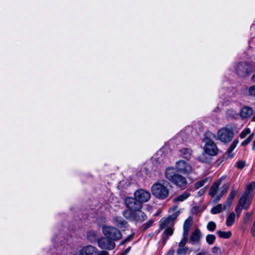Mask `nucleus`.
<instances>
[{
  "label": "nucleus",
  "mask_w": 255,
  "mask_h": 255,
  "mask_svg": "<svg viewBox=\"0 0 255 255\" xmlns=\"http://www.w3.org/2000/svg\"><path fill=\"white\" fill-rule=\"evenodd\" d=\"M188 235H187L183 234L182 239L179 243V247H185V245L187 243V240H188Z\"/></svg>",
  "instance_id": "34"
},
{
  "label": "nucleus",
  "mask_w": 255,
  "mask_h": 255,
  "mask_svg": "<svg viewBox=\"0 0 255 255\" xmlns=\"http://www.w3.org/2000/svg\"><path fill=\"white\" fill-rule=\"evenodd\" d=\"M254 113L252 108L249 106H244L240 110V116L242 120L249 119Z\"/></svg>",
  "instance_id": "15"
},
{
  "label": "nucleus",
  "mask_w": 255,
  "mask_h": 255,
  "mask_svg": "<svg viewBox=\"0 0 255 255\" xmlns=\"http://www.w3.org/2000/svg\"><path fill=\"white\" fill-rule=\"evenodd\" d=\"M98 245L102 249L113 250L115 247V243L107 237H103L98 241Z\"/></svg>",
  "instance_id": "13"
},
{
  "label": "nucleus",
  "mask_w": 255,
  "mask_h": 255,
  "mask_svg": "<svg viewBox=\"0 0 255 255\" xmlns=\"http://www.w3.org/2000/svg\"><path fill=\"white\" fill-rule=\"evenodd\" d=\"M222 209V205L221 204H219L217 206L214 207L211 209V212L213 214H216L221 212Z\"/></svg>",
  "instance_id": "32"
},
{
  "label": "nucleus",
  "mask_w": 255,
  "mask_h": 255,
  "mask_svg": "<svg viewBox=\"0 0 255 255\" xmlns=\"http://www.w3.org/2000/svg\"><path fill=\"white\" fill-rule=\"evenodd\" d=\"M236 71L239 76L245 77L251 73V67L247 63H240L236 66Z\"/></svg>",
  "instance_id": "11"
},
{
  "label": "nucleus",
  "mask_w": 255,
  "mask_h": 255,
  "mask_svg": "<svg viewBox=\"0 0 255 255\" xmlns=\"http://www.w3.org/2000/svg\"><path fill=\"white\" fill-rule=\"evenodd\" d=\"M192 151L189 148H182L180 150V153L182 157L187 160H189L191 158Z\"/></svg>",
  "instance_id": "23"
},
{
  "label": "nucleus",
  "mask_w": 255,
  "mask_h": 255,
  "mask_svg": "<svg viewBox=\"0 0 255 255\" xmlns=\"http://www.w3.org/2000/svg\"><path fill=\"white\" fill-rule=\"evenodd\" d=\"M123 214L124 216L129 220L132 221L134 211H131L128 209L123 211Z\"/></svg>",
  "instance_id": "25"
},
{
  "label": "nucleus",
  "mask_w": 255,
  "mask_h": 255,
  "mask_svg": "<svg viewBox=\"0 0 255 255\" xmlns=\"http://www.w3.org/2000/svg\"><path fill=\"white\" fill-rule=\"evenodd\" d=\"M120 255H122L121 254H120Z\"/></svg>",
  "instance_id": "53"
},
{
  "label": "nucleus",
  "mask_w": 255,
  "mask_h": 255,
  "mask_svg": "<svg viewBox=\"0 0 255 255\" xmlns=\"http://www.w3.org/2000/svg\"><path fill=\"white\" fill-rule=\"evenodd\" d=\"M165 178L177 188L184 190L188 186L187 178L178 173H176L173 167H168L164 172Z\"/></svg>",
  "instance_id": "1"
},
{
  "label": "nucleus",
  "mask_w": 255,
  "mask_h": 255,
  "mask_svg": "<svg viewBox=\"0 0 255 255\" xmlns=\"http://www.w3.org/2000/svg\"><path fill=\"white\" fill-rule=\"evenodd\" d=\"M252 149L255 151V140L253 141Z\"/></svg>",
  "instance_id": "48"
},
{
  "label": "nucleus",
  "mask_w": 255,
  "mask_h": 255,
  "mask_svg": "<svg viewBox=\"0 0 255 255\" xmlns=\"http://www.w3.org/2000/svg\"><path fill=\"white\" fill-rule=\"evenodd\" d=\"M114 222L119 226H124L127 222L123 220L121 217H116L114 218Z\"/></svg>",
  "instance_id": "31"
},
{
  "label": "nucleus",
  "mask_w": 255,
  "mask_h": 255,
  "mask_svg": "<svg viewBox=\"0 0 255 255\" xmlns=\"http://www.w3.org/2000/svg\"><path fill=\"white\" fill-rule=\"evenodd\" d=\"M125 204L126 207L130 210L135 211L141 210L142 205L138 200L133 197H127L125 199Z\"/></svg>",
  "instance_id": "10"
},
{
  "label": "nucleus",
  "mask_w": 255,
  "mask_h": 255,
  "mask_svg": "<svg viewBox=\"0 0 255 255\" xmlns=\"http://www.w3.org/2000/svg\"><path fill=\"white\" fill-rule=\"evenodd\" d=\"M97 255H109V253L105 251H98Z\"/></svg>",
  "instance_id": "44"
},
{
  "label": "nucleus",
  "mask_w": 255,
  "mask_h": 255,
  "mask_svg": "<svg viewBox=\"0 0 255 255\" xmlns=\"http://www.w3.org/2000/svg\"><path fill=\"white\" fill-rule=\"evenodd\" d=\"M165 230L163 232L164 236L162 237V242L165 244L169 236L172 235L174 231L173 227H169L164 228Z\"/></svg>",
  "instance_id": "22"
},
{
  "label": "nucleus",
  "mask_w": 255,
  "mask_h": 255,
  "mask_svg": "<svg viewBox=\"0 0 255 255\" xmlns=\"http://www.w3.org/2000/svg\"><path fill=\"white\" fill-rule=\"evenodd\" d=\"M174 251L173 250H170L166 255H173Z\"/></svg>",
  "instance_id": "47"
},
{
  "label": "nucleus",
  "mask_w": 255,
  "mask_h": 255,
  "mask_svg": "<svg viewBox=\"0 0 255 255\" xmlns=\"http://www.w3.org/2000/svg\"><path fill=\"white\" fill-rule=\"evenodd\" d=\"M132 235H129L128 236L126 239H125V242H129L130 241L131 239L132 238Z\"/></svg>",
  "instance_id": "46"
},
{
  "label": "nucleus",
  "mask_w": 255,
  "mask_h": 255,
  "mask_svg": "<svg viewBox=\"0 0 255 255\" xmlns=\"http://www.w3.org/2000/svg\"><path fill=\"white\" fill-rule=\"evenodd\" d=\"M251 231H252L253 236L255 237V222L253 224Z\"/></svg>",
  "instance_id": "45"
},
{
  "label": "nucleus",
  "mask_w": 255,
  "mask_h": 255,
  "mask_svg": "<svg viewBox=\"0 0 255 255\" xmlns=\"http://www.w3.org/2000/svg\"><path fill=\"white\" fill-rule=\"evenodd\" d=\"M190 196V193L187 191H185L182 194L178 195L176 197L174 198L172 200V201L175 204H177L179 202H183L186 200L189 196Z\"/></svg>",
  "instance_id": "19"
},
{
  "label": "nucleus",
  "mask_w": 255,
  "mask_h": 255,
  "mask_svg": "<svg viewBox=\"0 0 255 255\" xmlns=\"http://www.w3.org/2000/svg\"><path fill=\"white\" fill-rule=\"evenodd\" d=\"M251 217V214L250 213H247L244 217V222L245 223L248 222L249 221Z\"/></svg>",
  "instance_id": "42"
},
{
  "label": "nucleus",
  "mask_w": 255,
  "mask_h": 255,
  "mask_svg": "<svg viewBox=\"0 0 255 255\" xmlns=\"http://www.w3.org/2000/svg\"><path fill=\"white\" fill-rule=\"evenodd\" d=\"M131 249L130 247H128L123 252H122L121 254L122 255H126L127 254H128Z\"/></svg>",
  "instance_id": "43"
},
{
  "label": "nucleus",
  "mask_w": 255,
  "mask_h": 255,
  "mask_svg": "<svg viewBox=\"0 0 255 255\" xmlns=\"http://www.w3.org/2000/svg\"><path fill=\"white\" fill-rule=\"evenodd\" d=\"M239 143L238 139H235L231 144L230 147L227 151L226 153L225 154V156L226 158H230L233 157L234 156V153H233V151L236 148L237 144Z\"/></svg>",
  "instance_id": "21"
},
{
  "label": "nucleus",
  "mask_w": 255,
  "mask_h": 255,
  "mask_svg": "<svg viewBox=\"0 0 255 255\" xmlns=\"http://www.w3.org/2000/svg\"><path fill=\"white\" fill-rule=\"evenodd\" d=\"M237 193V190L235 188V186L232 188V190L227 199L225 204L224 206V209H229L231 206L234 197Z\"/></svg>",
  "instance_id": "17"
},
{
  "label": "nucleus",
  "mask_w": 255,
  "mask_h": 255,
  "mask_svg": "<svg viewBox=\"0 0 255 255\" xmlns=\"http://www.w3.org/2000/svg\"><path fill=\"white\" fill-rule=\"evenodd\" d=\"M253 137L254 133H253L245 140L242 142V145L245 146L248 145L253 140Z\"/></svg>",
  "instance_id": "37"
},
{
  "label": "nucleus",
  "mask_w": 255,
  "mask_h": 255,
  "mask_svg": "<svg viewBox=\"0 0 255 255\" xmlns=\"http://www.w3.org/2000/svg\"><path fill=\"white\" fill-rule=\"evenodd\" d=\"M126 243H127V242H125V240H123L121 243V245H124Z\"/></svg>",
  "instance_id": "51"
},
{
  "label": "nucleus",
  "mask_w": 255,
  "mask_h": 255,
  "mask_svg": "<svg viewBox=\"0 0 255 255\" xmlns=\"http://www.w3.org/2000/svg\"><path fill=\"white\" fill-rule=\"evenodd\" d=\"M175 170L179 173H181L184 175L190 174L193 170V166L183 160H179L176 162L175 165Z\"/></svg>",
  "instance_id": "7"
},
{
  "label": "nucleus",
  "mask_w": 255,
  "mask_h": 255,
  "mask_svg": "<svg viewBox=\"0 0 255 255\" xmlns=\"http://www.w3.org/2000/svg\"><path fill=\"white\" fill-rule=\"evenodd\" d=\"M193 221L191 217L188 218L184 222L183 225V234L188 235L189 232L192 225Z\"/></svg>",
  "instance_id": "20"
},
{
  "label": "nucleus",
  "mask_w": 255,
  "mask_h": 255,
  "mask_svg": "<svg viewBox=\"0 0 255 255\" xmlns=\"http://www.w3.org/2000/svg\"><path fill=\"white\" fill-rule=\"evenodd\" d=\"M102 231L106 237L114 242L120 240L122 238V234L121 231L113 226H103Z\"/></svg>",
  "instance_id": "4"
},
{
  "label": "nucleus",
  "mask_w": 255,
  "mask_h": 255,
  "mask_svg": "<svg viewBox=\"0 0 255 255\" xmlns=\"http://www.w3.org/2000/svg\"><path fill=\"white\" fill-rule=\"evenodd\" d=\"M217 234H218L220 238L224 239H228L232 235V233L230 231L224 232L221 231H218L217 232Z\"/></svg>",
  "instance_id": "27"
},
{
  "label": "nucleus",
  "mask_w": 255,
  "mask_h": 255,
  "mask_svg": "<svg viewBox=\"0 0 255 255\" xmlns=\"http://www.w3.org/2000/svg\"><path fill=\"white\" fill-rule=\"evenodd\" d=\"M255 188V183L253 182L248 185L247 190L246 191H249V195L251 196V191L252 190Z\"/></svg>",
  "instance_id": "38"
},
{
  "label": "nucleus",
  "mask_w": 255,
  "mask_h": 255,
  "mask_svg": "<svg viewBox=\"0 0 255 255\" xmlns=\"http://www.w3.org/2000/svg\"><path fill=\"white\" fill-rule=\"evenodd\" d=\"M210 155H208L207 153L204 151V152L199 156L198 159L202 162L206 163L210 161Z\"/></svg>",
  "instance_id": "24"
},
{
  "label": "nucleus",
  "mask_w": 255,
  "mask_h": 255,
  "mask_svg": "<svg viewBox=\"0 0 255 255\" xmlns=\"http://www.w3.org/2000/svg\"><path fill=\"white\" fill-rule=\"evenodd\" d=\"M235 214L234 212H232L227 217V221H226V225L227 226H232L235 220Z\"/></svg>",
  "instance_id": "26"
},
{
  "label": "nucleus",
  "mask_w": 255,
  "mask_h": 255,
  "mask_svg": "<svg viewBox=\"0 0 255 255\" xmlns=\"http://www.w3.org/2000/svg\"><path fill=\"white\" fill-rule=\"evenodd\" d=\"M234 137V132L232 129L224 127L218 130L217 133V139L223 143L230 142Z\"/></svg>",
  "instance_id": "6"
},
{
  "label": "nucleus",
  "mask_w": 255,
  "mask_h": 255,
  "mask_svg": "<svg viewBox=\"0 0 255 255\" xmlns=\"http://www.w3.org/2000/svg\"><path fill=\"white\" fill-rule=\"evenodd\" d=\"M216 227V224L213 221H210L208 223L207 228L209 231L213 232L215 230Z\"/></svg>",
  "instance_id": "35"
},
{
  "label": "nucleus",
  "mask_w": 255,
  "mask_h": 255,
  "mask_svg": "<svg viewBox=\"0 0 255 255\" xmlns=\"http://www.w3.org/2000/svg\"><path fill=\"white\" fill-rule=\"evenodd\" d=\"M98 253V249L92 246H86L81 248L79 252V255H97Z\"/></svg>",
  "instance_id": "14"
},
{
  "label": "nucleus",
  "mask_w": 255,
  "mask_h": 255,
  "mask_svg": "<svg viewBox=\"0 0 255 255\" xmlns=\"http://www.w3.org/2000/svg\"><path fill=\"white\" fill-rule=\"evenodd\" d=\"M189 251V248L187 247H179L176 251L177 255H185Z\"/></svg>",
  "instance_id": "30"
},
{
  "label": "nucleus",
  "mask_w": 255,
  "mask_h": 255,
  "mask_svg": "<svg viewBox=\"0 0 255 255\" xmlns=\"http://www.w3.org/2000/svg\"><path fill=\"white\" fill-rule=\"evenodd\" d=\"M151 192L157 199L165 200L168 197L170 190L164 183L156 182L151 186Z\"/></svg>",
  "instance_id": "2"
},
{
  "label": "nucleus",
  "mask_w": 255,
  "mask_h": 255,
  "mask_svg": "<svg viewBox=\"0 0 255 255\" xmlns=\"http://www.w3.org/2000/svg\"><path fill=\"white\" fill-rule=\"evenodd\" d=\"M134 196L142 205L143 203L147 202L151 198L150 192L142 189L137 190L134 193Z\"/></svg>",
  "instance_id": "12"
},
{
  "label": "nucleus",
  "mask_w": 255,
  "mask_h": 255,
  "mask_svg": "<svg viewBox=\"0 0 255 255\" xmlns=\"http://www.w3.org/2000/svg\"><path fill=\"white\" fill-rule=\"evenodd\" d=\"M252 121L255 122V115L253 117V118L252 119Z\"/></svg>",
  "instance_id": "49"
},
{
  "label": "nucleus",
  "mask_w": 255,
  "mask_h": 255,
  "mask_svg": "<svg viewBox=\"0 0 255 255\" xmlns=\"http://www.w3.org/2000/svg\"><path fill=\"white\" fill-rule=\"evenodd\" d=\"M201 237V233L200 231L198 229H196L191 234L189 242L193 245L199 244Z\"/></svg>",
  "instance_id": "16"
},
{
  "label": "nucleus",
  "mask_w": 255,
  "mask_h": 255,
  "mask_svg": "<svg viewBox=\"0 0 255 255\" xmlns=\"http://www.w3.org/2000/svg\"><path fill=\"white\" fill-rule=\"evenodd\" d=\"M249 93L250 96H255V85L252 86L249 88Z\"/></svg>",
  "instance_id": "41"
},
{
  "label": "nucleus",
  "mask_w": 255,
  "mask_h": 255,
  "mask_svg": "<svg viewBox=\"0 0 255 255\" xmlns=\"http://www.w3.org/2000/svg\"><path fill=\"white\" fill-rule=\"evenodd\" d=\"M245 162L244 161H238L236 163V167L238 169H243L245 167Z\"/></svg>",
  "instance_id": "40"
},
{
  "label": "nucleus",
  "mask_w": 255,
  "mask_h": 255,
  "mask_svg": "<svg viewBox=\"0 0 255 255\" xmlns=\"http://www.w3.org/2000/svg\"><path fill=\"white\" fill-rule=\"evenodd\" d=\"M153 221L152 220H148L146 223L143 225V228L144 230H146L149 227H151L153 224Z\"/></svg>",
  "instance_id": "39"
},
{
  "label": "nucleus",
  "mask_w": 255,
  "mask_h": 255,
  "mask_svg": "<svg viewBox=\"0 0 255 255\" xmlns=\"http://www.w3.org/2000/svg\"><path fill=\"white\" fill-rule=\"evenodd\" d=\"M146 219V215L140 210L134 211L132 221L142 222Z\"/></svg>",
  "instance_id": "18"
},
{
  "label": "nucleus",
  "mask_w": 255,
  "mask_h": 255,
  "mask_svg": "<svg viewBox=\"0 0 255 255\" xmlns=\"http://www.w3.org/2000/svg\"><path fill=\"white\" fill-rule=\"evenodd\" d=\"M221 178L215 181L211 187L209 193L216 202L219 201L222 197L227 193L229 184L228 183L224 184L221 187V190L219 192V187L221 183Z\"/></svg>",
  "instance_id": "3"
},
{
  "label": "nucleus",
  "mask_w": 255,
  "mask_h": 255,
  "mask_svg": "<svg viewBox=\"0 0 255 255\" xmlns=\"http://www.w3.org/2000/svg\"><path fill=\"white\" fill-rule=\"evenodd\" d=\"M251 196L249 195V191H245L240 198L235 209L238 217L240 216L243 209H247L249 208L251 203Z\"/></svg>",
  "instance_id": "5"
},
{
  "label": "nucleus",
  "mask_w": 255,
  "mask_h": 255,
  "mask_svg": "<svg viewBox=\"0 0 255 255\" xmlns=\"http://www.w3.org/2000/svg\"><path fill=\"white\" fill-rule=\"evenodd\" d=\"M216 240V237L214 235L209 234L206 237V241L209 245H212Z\"/></svg>",
  "instance_id": "33"
},
{
  "label": "nucleus",
  "mask_w": 255,
  "mask_h": 255,
  "mask_svg": "<svg viewBox=\"0 0 255 255\" xmlns=\"http://www.w3.org/2000/svg\"><path fill=\"white\" fill-rule=\"evenodd\" d=\"M197 255H200L199 254H197Z\"/></svg>",
  "instance_id": "52"
},
{
  "label": "nucleus",
  "mask_w": 255,
  "mask_h": 255,
  "mask_svg": "<svg viewBox=\"0 0 255 255\" xmlns=\"http://www.w3.org/2000/svg\"><path fill=\"white\" fill-rule=\"evenodd\" d=\"M205 144L204 146V150L208 155L214 156L217 154L218 149L215 143L211 139L206 137L204 139Z\"/></svg>",
  "instance_id": "8"
},
{
  "label": "nucleus",
  "mask_w": 255,
  "mask_h": 255,
  "mask_svg": "<svg viewBox=\"0 0 255 255\" xmlns=\"http://www.w3.org/2000/svg\"><path fill=\"white\" fill-rule=\"evenodd\" d=\"M251 133V130L249 128H246L240 134V137L241 138H244L248 134Z\"/></svg>",
  "instance_id": "36"
},
{
  "label": "nucleus",
  "mask_w": 255,
  "mask_h": 255,
  "mask_svg": "<svg viewBox=\"0 0 255 255\" xmlns=\"http://www.w3.org/2000/svg\"><path fill=\"white\" fill-rule=\"evenodd\" d=\"M177 217V215L176 214H173L167 217L162 218L159 222V230H162L166 228L173 227Z\"/></svg>",
  "instance_id": "9"
},
{
  "label": "nucleus",
  "mask_w": 255,
  "mask_h": 255,
  "mask_svg": "<svg viewBox=\"0 0 255 255\" xmlns=\"http://www.w3.org/2000/svg\"><path fill=\"white\" fill-rule=\"evenodd\" d=\"M209 178H205L201 180H199L196 182L194 184V187L195 189H198L205 185V184L209 180Z\"/></svg>",
  "instance_id": "28"
},
{
  "label": "nucleus",
  "mask_w": 255,
  "mask_h": 255,
  "mask_svg": "<svg viewBox=\"0 0 255 255\" xmlns=\"http://www.w3.org/2000/svg\"><path fill=\"white\" fill-rule=\"evenodd\" d=\"M87 238L90 241H93L96 239V233L93 231H89L87 232Z\"/></svg>",
  "instance_id": "29"
},
{
  "label": "nucleus",
  "mask_w": 255,
  "mask_h": 255,
  "mask_svg": "<svg viewBox=\"0 0 255 255\" xmlns=\"http://www.w3.org/2000/svg\"><path fill=\"white\" fill-rule=\"evenodd\" d=\"M252 79L253 80H254L255 82V74L253 75V77H252Z\"/></svg>",
  "instance_id": "50"
}]
</instances>
